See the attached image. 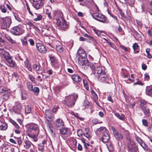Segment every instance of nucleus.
<instances>
[{"instance_id":"a18cd8bd","label":"nucleus","mask_w":152,"mask_h":152,"mask_svg":"<svg viewBox=\"0 0 152 152\" xmlns=\"http://www.w3.org/2000/svg\"><path fill=\"white\" fill-rule=\"evenodd\" d=\"M28 77H29V79L31 81V82L34 83H36V81L35 80V77L31 75H29Z\"/></svg>"},{"instance_id":"393cba45","label":"nucleus","mask_w":152,"mask_h":152,"mask_svg":"<svg viewBox=\"0 0 152 152\" xmlns=\"http://www.w3.org/2000/svg\"><path fill=\"white\" fill-rule=\"evenodd\" d=\"M91 133L89 130L87 129H85V133L84 134V135L88 139H90L91 137Z\"/></svg>"},{"instance_id":"680f3d73","label":"nucleus","mask_w":152,"mask_h":152,"mask_svg":"<svg viewBox=\"0 0 152 152\" xmlns=\"http://www.w3.org/2000/svg\"><path fill=\"white\" fill-rule=\"evenodd\" d=\"M17 142H18V145H20L22 144V142L21 139L20 138H17Z\"/></svg>"},{"instance_id":"473e14b6","label":"nucleus","mask_w":152,"mask_h":152,"mask_svg":"<svg viewBox=\"0 0 152 152\" xmlns=\"http://www.w3.org/2000/svg\"><path fill=\"white\" fill-rule=\"evenodd\" d=\"M5 37L11 43H15V40L13 39L10 37L8 35L5 34L4 35Z\"/></svg>"},{"instance_id":"0e129e2a","label":"nucleus","mask_w":152,"mask_h":152,"mask_svg":"<svg viewBox=\"0 0 152 152\" xmlns=\"http://www.w3.org/2000/svg\"><path fill=\"white\" fill-rule=\"evenodd\" d=\"M142 122L143 124L145 126H147L148 125V123L146 121V120L145 119H142Z\"/></svg>"},{"instance_id":"c756f323","label":"nucleus","mask_w":152,"mask_h":152,"mask_svg":"<svg viewBox=\"0 0 152 152\" xmlns=\"http://www.w3.org/2000/svg\"><path fill=\"white\" fill-rule=\"evenodd\" d=\"M84 3L87 6H89L94 4V2L93 0H86Z\"/></svg>"},{"instance_id":"a19ab883","label":"nucleus","mask_w":152,"mask_h":152,"mask_svg":"<svg viewBox=\"0 0 152 152\" xmlns=\"http://www.w3.org/2000/svg\"><path fill=\"white\" fill-rule=\"evenodd\" d=\"M9 97V94L7 93H5L3 95V101H5L7 100Z\"/></svg>"},{"instance_id":"a211bd4d","label":"nucleus","mask_w":152,"mask_h":152,"mask_svg":"<svg viewBox=\"0 0 152 152\" xmlns=\"http://www.w3.org/2000/svg\"><path fill=\"white\" fill-rule=\"evenodd\" d=\"M109 138V135L107 133H104V135L101 138V140L103 142H106L108 141Z\"/></svg>"},{"instance_id":"412c9836","label":"nucleus","mask_w":152,"mask_h":152,"mask_svg":"<svg viewBox=\"0 0 152 152\" xmlns=\"http://www.w3.org/2000/svg\"><path fill=\"white\" fill-rule=\"evenodd\" d=\"M56 126L57 128H62L64 126V123L62 120L59 118L57 119L56 120Z\"/></svg>"},{"instance_id":"052dcab7","label":"nucleus","mask_w":152,"mask_h":152,"mask_svg":"<svg viewBox=\"0 0 152 152\" xmlns=\"http://www.w3.org/2000/svg\"><path fill=\"white\" fill-rule=\"evenodd\" d=\"M26 6H27V10H28V12H29V13L31 15H33V14L32 13V12H31L30 10V7H29V6L28 5V4H26Z\"/></svg>"},{"instance_id":"f704fd0d","label":"nucleus","mask_w":152,"mask_h":152,"mask_svg":"<svg viewBox=\"0 0 152 152\" xmlns=\"http://www.w3.org/2000/svg\"><path fill=\"white\" fill-rule=\"evenodd\" d=\"M26 86L27 88L30 91H31L33 89V86L32 83L30 82H28L27 83Z\"/></svg>"},{"instance_id":"20e7f679","label":"nucleus","mask_w":152,"mask_h":152,"mask_svg":"<svg viewBox=\"0 0 152 152\" xmlns=\"http://www.w3.org/2000/svg\"><path fill=\"white\" fill-rule=\"evenodd\" d=\"M1 28L2 29H5L9 27L12 23L11 19L10 18L6 17L1 18Z\"/></svg>"},{"instance_id":"39448f33","label":"nucleus","mask_w":152,"mask_h":152,"mask_svg":"<svg viewBox=\"0 0 152 152\" xmlns=\"http://www.w3.org/2000/svg\"><path fill=\"white\" fill-rule=\"evenodd\" d=\"M78 62L82 66V68L84 69H87L89 66V62L88 61L86 57H79Z\"/></svg>"},{"instance_id":"0eeeda50","label":"nucleus","mask_w":152,"mask_h":152,"mask_svg":"<svg viewBox=\"0 0 152 152\" xmlns=\"http://www.w3.org/2000/svg\"><path fill=\"white\" fill-rule=\"evenodd\" d=\"M28 132L32 133L39 134V130L38 125L34 124L30 125L28 129Z\"/></svg>"},{"instance_id":"7ed1b4c3","label":"nucleus","mask_w":152,"mask_h":152,"mask_svg":"<svg viewBox=\"0 0 152 152\" xmlns=\"http://www.w3.org/2000/svg\"><path fill=\"white\" fill-rule=\"evenodd\" d=\"M0 56L2 58H4L7 63L9 66L10 67H14L15 65V62L12 61L11 58L10 56L9 53L4 50L0 53Z\"/></svg>"},{"instance_id":"8fccbe9b","label":"nucleus","mask_w":152,"mask_h":152,"mask_svg":"<svg viewBox=\"0 0 152 152\" xmlns=\"http://www.w3.org/2000/svg\"><path fill=\"white\" fill-rule=\"evenodd\" d=\"M48 29L49 30L52 31L53 33L55 32V30L54 28L51 25H50L48 27Z\"/></svg>"},{"instance_id":"2f4dec72","label":"nucleus","mask_w":152,"mask_h":152,"mask_svg":"<svg viewBox=\"0 0 152 152\" xmlns=\"http://www.w3.org/2000/svg\"><path fill=\"white\" fill-rule=\"evenodd\" d=\"M50 59L51 63L52 65L54 66L57 63V61L54 56H50Z\"/></svg>"},{"instance_id":"774afa93","label":"nucleus","mask_w":152,"mask_h":152,"mask_svg":"<svg viewBox=\"0 0 152 152\" xmlns=\"http://www.w3.org/2000/svg\"><path fill=\"white\" fill-rule=\"evenodd\" d=\"M147 33L149 36H152V31H151L150 30H149L147 31Z\"/></svg>"},{"instance_id":"b1692460","label":"nucleus","mask_w":152,"mask_h":152,"mask_svg":"<svg viewBox=\"0 0 152 152\" xmlns=\"http://www.w3.org/2000/svg\"><path fill=\"white\" fill-rule=\"evenodd\" d=\"M146 94L151 96L152 97V88L149 86H147L146 89Z\"/></svg>"},{"instance_id":"3c124183","label":"nucleus","mask_w":152,"mask_h":152,"mask_svg":"<svg viewBox=\"0 0 152 152\" xmlns=\"http://www.w3.org/2000/svg\"><path fill=\"white\" fill-rule=\"evenodd\" d=\"M139 47V46L136 43H134L132 46V48L134 50H135L138 48Z\"/></svg>"},{"instance_id":"a878e982","label":"nucleus","mask_w":152,"mask_h":152,"mask_svg":"<svg viewBox=\"0 0 152 152\" xmlns=\"http://www.w3.org/2000/svg\"><path fill=\"white\" fill-rule=\"evenodd\" d=\"M114 136L118 140H122L123 137V135L119 132L115 134L114 135Z\"/></svg>"},{"instance_id":"338daca9","label":"nucleus","mask_w":152,"mask_h":152,"mask_svg":"<svg viewBox=\"0 0 152 152\" xmlns=\"http://www.w3.org/2000/svg\"><path fill=\"white\" fill-rule=\"evenodd\" d=\"M83 105L85 107H87L89 105V103L87 101H85L83 103Z\"/></svg>"},{"instance_id":"f3484780","label":"nucleus","mask_w":152,"mask_h":152,"mask_svg":"<svg viewBox=\"0 0 152 152\" xmlns=\"http://www.w3.org/2000/svg\"><path fill=\"white\" fill-rule=\"evenodd\" d=\"M72 80L78 83L81 81L82 79L81 77L77 74H74L71 76Z\"/></svg>"},{"instance_id":"bb28decb","label":"nucleus","mask_w":152,"mask_h":152,"mask_svg":"<svg viewBox=\"0 0 152 152\" xmlns=\"http://www.w3.org/2000/svg\"><path fill=\"white\" fill-rule=\"evenodd\" d=\"M25 66L29 71H31L32 69L31 67L30 64L28 60H26L24 62Z\"/></svg>"},{"instance_id":"603ef678","label":"nucleus","mask_w":152,"mask_h":152,"mask_svg":"<svg viewBox=\"0 0 152 152\" xmlns=\"http://www.w3.org/2000/svg\"><path fill=\"white\" fill-rule=\"evenodd\" d=\"M89 66L90 68L92 70H94L95 66L93 64H92L91 63H89V66Z\"/></svg>"},{"instance_id":"58836bf2","label":"nucleus","mask_w":152,"mask_h":152,"mask_svg":"<svg viewBox=\"0 0 152 152\" xmlns=\"http://www.w3.org/2000/svg\"><path fill=\"white\" fill-rule=\"evenodd\" d=\"M103 39L105 40L113 48H115L116 47L113 44L110 42L108 41V40L105 38H103Z\"/></svg>"},{"instance_id":"9b49d317","label":"nucleus","mask_w":152,"mask_h":152,"mask_svg":"<svg viewBox=\"0 0 152 152\" xmlns=\"http://www.w3.org/2000/svg\"><path fill=\"white\" fill-rule=\"evenodd\" d=\"M146 103L145 101L142 102L140 103L141 106L144 114L148 116L150 115V111L148 108L145 106Z\"/></svg>"},{"instance_id":"de8ad7c7","label":"nucleus","mask_w":152,"mask_h":152,"mask_svg":"<svg viewBox=\"0 0 152 152\" xmlns=\"http://www.w3.org/2000/svg\"><path fill=\"white\" fill-rule=\"evenodd\" d=\"M84 134L81 129L78 130L77 132V135L79 137H82L83 135H84Z\"/></svg>"},{"instance_id":"2eb2a0df","label":"nucleus","mask_w":152,"mask_h":152,"mask_svg":"<svg viewBox=\"0 0 152 152\" xmlns=\"http://www.w3.org/2000/svg\"><path fill=\"white\" fill-rule=\"evenodd\" d=\"M105 68L103 67H98L96 69V71L98 75L106 73Z\"/></svg>"},{"instance_id":"09e8293b","label":"nucleus","mask_w":152,"mask_h":152,"mask_svg":"<svg viewBox=\"0 0 152 152\" xmlns=\"http://www.w3.org/2000/svg\"><path fill=\"white\" fill-rule=\"evenodd\" d=\"M141 146L145 151H148V148L144 142V143L142 144Z\"/></svg>"},{"instance_id":"4d7b16f0","label":"nucleus","mask_w":152,"mask_h":152,"mask_svg":"<svg viewBox=\"0 0 152 152\" xmlns=\"http://www.w3.org/2000/svg\"><path fill=\"white\" fill-rule=\"evenodd\" d=\"M92 122L93 124H99L100 123L98 122V121L97 119L96 118H94L93 119L92 121Z\"/></svg>"},{"instance_id":"4468645a","label":"nucleus","mask_w":152,"mask_h":152,"mask_svg":"<svg viewBox=\"0 0 152 152\" xmlns=\"http://www.w3.org/2000/svg\"><path fill=\"white\" fill-rule=\"evenodd\" d=\"M47 141L46 140H43L42 142L38 144V149L39 151L44 152L45 150V147L47 146Z\"/></svg>"},{"instance_id":"5fc2aeb1","label":"nucleus","mask_w":152,"mask_h":152,"mask_svg":"<svg viewBox=\"0 0 152 152\" xmlns=\"http://www.w3.org/2000/svg\"><path fill=\"white\" fill-rule=\"evenodd\" d=\"M111 129L112 130L113 132L114 135L115 134H116L118 132L115 129L114 127L112 126L111 127Z\"/></svg>"},{"instance_id":"4be33fe9","label":"nucleus","mask_w":152,"mask_h":152,"mask_svg":"<svg viewBox=\"0 0 152 152\" xmlns=\"http://www.w3.org/2000/svg\"><path fill=\"white\" fill-rule=\"evenodd\" d=\"M38 134H39L29 133L28 134V136L30 138L33 139L34 141L37 142V139L36 138L37 137Z\"/></svg>"},{"instance_id":"f8f14e48","label":"nucleus","mask_w":152,"mask_h":152,"mask_svg":"<svg viewBox=\"0 0 152 152\" xmlns=\"http://www.w3.org/2000/svg\"><path fill=\"white\" fill-rule=\"evenodd\" d=\"M127 148L129 152H139L138 151V147L131 143L128 144Z\"/></svg>"},{"instance_id":"37998d69","label":"nucleus","mask_w":152,"mask_h":152,"mask_svg":"<svg viewBox=\"0 0 152 152\" xmlns=\"http://www.w3.org/2000/svg\"><path fill=\"white\" fill-rule=\"evenodd\" d=\"M0 9L2 12L3 13H6V8L3 5L1 6L0 7Z\"/></svg>"},{"instance_id":"ea45409f","label":"nucleus","mask_w":152,"mask_h":152,"mask_svg":"<svg viewBox=\"0 0 152 152\" xmlns=\"http://www.w3.org/2000/svg\"><path fill=\"white\" fill-rule=\"evenodd\" d=\"M136 140L141 145L142 144L144 143L143 141L139 137H136Z\"/></svg>"},{"instance_id":"c9c22d12","label":"nucleus","mask_w":152,"mask_h":152,"mask_svg":"<svg viewBox=\"0 0 152 152\" xmlns=\"http://www.w3.org/2000/svg\"><path fill=\"white\" fill-rule=\"evenodd\" d=\"M28 37L27 36H25L21 39V42L23 45H26L27 44V38Z\"/></svg>"},{"instance_id":"f03ea898","label":"nucleus","mask_w":152,"mask_h":152,"mask_svg":"<svg viewBox=\"0 0 152 152\" xmlns=\"http://www.w3.org/2000/svg\"><path fill=\"white\" fill-rule=\"evenodd\" d=\"M77 97L78 95L76 94L66 96L64 101L68 107H71L74 105Z\"/></svg>"},{"instance_id":"c03bdc74","label":"nucleus","mask_w":152,"mask_h":152,"mask_svg":"<svg viewBox=\"0 0 152 152\" xmlns=\"http://www.w3.org/2000/svg\"><path fill=\"white\" fill-rule=\"evenodd\" d=\"M33 69L34 71H37L39 70L40 67L38 65L35 64L33 65Z\"/></svg>"},{"instance_id":"aec40b11","label":"nucleus","mask_w":152,"mask_h":152,"mask_svg":"<svg viewBox=\"0 0 152 152\" xmlns=\"http://www.w3.org/2000/svg\"><path fill=\"white\" fill-rule=\"evenodd\" d=\"M60 133L61 135H65L68 133L70 131V130L68 128H63L60 129Z\"/></svg>"},{"instance_id":"69168bd1","label":"nucleus","mask_w":152,"mask_h":152,"mask_svg":"<svg viewBox=\"0 0 152 152\" xmlns=\"http://www.w3.org/2000/svg\"><path fill=\"white\" fill-rule=\"evenodd\" d=\"M120 47L123 50H124L126 52H127L128 51V49L126 48L123 45H121L120 46Z\"/></svg>"},{"instance_id":"6e6d98bb","label":"nucleus","mask_w":152,"mask_h":152,"mask_svg":"<svg viewBox=\"0 0 152 152\" xmlns=\"http://www.w3.org/2000/svg\"><path fill=\"white\" fill-rule=\"evenodd\" d=\"M45 122L47 124L48 127L49 128H50V127L52 126V124H51L50 121L49 120H47Z\"/></svg>"},{"instance_id":"6e6552de","label":"nucleus","mask_w":152,"mask_h":152,"mask_svg":"<svg viewBox=\"0 0 152 152\" xmlns=\"http://www.w3.org/2000/svg\"><path fill=\"white\" fill-rule=\"evenodd\" d=\"M10 32L12 34L16 35H20L24 33V31L18 26H15L12 28Z\"/></svg>"},{"instance_id":"5701e85b","label":"nucleus","mask_w":152,"mask_h":152,"mask_svg":"<svg viewBox=\"0 0 152 152\" xmlns=\"http://www.w3.org/2000/svg\"><path fill=\"white\" fill-rule=\"evenodd\" d=\"M77 53L80 56V57H87V55L85 51L83 49H79Z\"/></svg>"},{"instance_id":"423d86ee","label":"nucleus","mask_w":152,"mask_h":152,"mask_svg":"<svg viewBox=\"0 0 152 152\" xmlns=\"http://www.w3.org/2000/svg\"><path fill=\"white\" fill-rule=\"evenodd\" d=\"M92 17L95 20L102 22H104L106 18L102 14L94 13L91 15Z\"/></svg>"},{"instance_id":"e2e57ef3","label":"nucleus","mask_w":152,"mask_h":152,"mask_svg":"<svg viewBox=\"0 0 152 152\" xmlns=\"http://www.w3.org/2000/svg\"><path fill=\"white\" fill-rule=\"evenodd\" d=\"M14 15L15 17V19L16 20H18V21L19 22L20 21V19L19 18V17L18 16H17V15L16 14H14Z\"/></svg>"},{"instance_id":"bf43d9fd","label":"nucleus","mask_w":152,"mask_h":152,"mask_svg":"<svg viewBox=\"0 0 152 152\" xmlns=\"http://www.w3.org/2000/svg\"><path fill=\"white\" fill-rule=\"evenodd\" d=\"M28 41L29 42L30 44L32 45H34V40L32 39H28Z\"/></svg>"},{"instance_id":"72a5a7b5","label":"nucleus","mask_w":152,"mask_h":152,"mask_svg":"<svg viewBox=\"0 0 152 152\" xmlns=\"http://www.w3.org/2000/svg\"><path fill=\"white\" fill-rule=\"evenodd\" d=\"M96 131L102 133L103 132H104V133L107 132V130L104 127H101L97 129Z\"/></svg>"},{"instance_id":"dca6fc26","label":"nucleus","mask_w":152,"mask_h":152,"mask_svg":"<svg viewBox=\"0 0 152 152\" xmlns=\"http://www.w3.org/2000/svg\"><path fill=\"white\" fill-rule=\"evenodd\" d=\"M97 77L100 81L102 82L106 80L107 77V76L106 73H105L98 75L97 76Z\"/></svg>"},{"instance_id":"ddd939ff","label":"nucleus","mask_w":152,"mask_h":152,"mask_svg":"<svg viewBox=\"0 0 152 152\" xmlns=\"http://www.w3.org/2000/svg\"><path fill=\"white\" fill-rule=\"evenodd\" d=\"M36 48L38 50L40 53H45L46 51V49L45 46L40 43L36 44Z\"/></svg>"},{"instance_id":"cd10ccee","label":"nucleus","mask_w":152,"mask_h":152,"mask_svg":"<svg viewBox=\"0 0 152 152\" xmlns=\"http://www.w3.org/2000/svg\"><path fill=\"white\" fill-rule=\"evenodd\" d=\"M25 112L27 114L30 113L31 111V107L28 104L25 105Z\"/></svg>"},{"instance_id":"13d9d810","label":"nucleus","mask_w":152,"mask_h":152,"mask_svg":"<svg viewBox=\"0 0 152 152\" xmlns=\"http://www.w3.org/2000/svg\"><path fill=\"white\" fill-rule=\"evenodd\" d=\"M119 11H120V15H121V17H122L123 18H124L125 19H126V17L125 16L124 13L121 10H120Z\"/></svg>"},{"instance_id":"c85d7f7f","label":"nucleus","mask_w":152,"mask_h":152,"mask_svg":"<svg viewBox=\"0 0 152 152\" xmlns=\"http://www.w3.org/2000/svg\"><path fill=\"white\" fill-rule=\"evenodd\" d=\"M45 114L46 115V118H48L50 119H52V115L51 113V111L50 110H46L45 111Z\"/></svg>"},{"instance_id":"6ab92c4d","label":"nucleus","mask_w":152,"mask_h":152,"mask_svg":"<svg viewBox=\"0 0 152 152\" xmlns=\"http://www.w3.org/2000/svg\"><path fill=\"white\" fill-rule=\"evenodd\" d=\"M7 125L6 123L2 121H0V130H5L7 128Z\"/></svg>"},{"instance_id":"7c9ffc66","label":"nucleus","mask_w":152,"mask_h":152,"mask_svg":"<svg viewBox=\"0 0 152 152\" xmlns=\"http://www.w3.org/2000/svg\"><path fill=\"white\" fill-rule=\"evenodd\" d=\"M115 115L119 119L122 120H124V115L123 114L120 115L119 113H114Z\"/></svg>"},{"instance_id":"49530a36","label":"nucleus","mask_w":152,"mask_h":152,"mask_svg":"<svg viewBox=\"0 0 152 152\" xmlns=\"http://www.w3.org/2000/svg\"><path fill=\"white\" fill-rule=\"evenodd\" d=\"M42 16L41 14H38L37 15V18H35L34 20L35 21H39L42 19Z\"/></svg>"},{"instance_id":"f257e3e1","label":"nucleus","mask_w":152,"mask_h":152,"mask_svg":"<svg viewBox=\"0 0 152 152\" xmlns=\"http://www.w3.org/2000/svg\"><path fill=\"white\" fill-rule=\"evenodd\" d=\"M55 12L56 13L55 15H56L57 14H58L60 15L61 17V20L59 18H57L56 19V23L57 26L63 30H65L66 29H67L68 28V25L66 23L65 20L62 17L63 14L62 12L56 11H55Z\"/></svg>"},{"instance_id":"9d476101","label":"nucleus","mask_w":152,"mask_h":152,"mask_svg":"<svg viewBox=\"0 0 152 152\" xmlns=\"http://www.w3.org/2000/svg\"><path fill=\"white\" fill-rule=\"evenodd\" d=\"M13 110L15 113L19 114L20 113L22 110V106L20 103L19 102H16L13 107Z\"/></svg>"},{"instance_id":"4c0bfd02","label":"nucleus","mask_w":152,"mask_h":152,"mask_svg":"<svg viewBox=\"0 0 152 152\" xmlns=\"http://www.w3.org/2000/svg\"><path fill=\"white\" fill-rule=\"evenodd\" d=\"M31 142L28 140L26 141L25 142V145L24 146L26 147V149H29L31 147Z\"/></svg>"},{"instance_id":"1a4fd4ad","label":"nucleus","mask_w":152,"mask_h":152,"mask_svg":"<svg viewBox=\"0 0 152 152\" xmlns=\"http://www.w3.org/2000/svg\"><path fill=\"white\" fill-rule=\"evenodd\" d=\"M45 2V0H41L37 2L33 3L32 5L33 7L35 8L36 10H38L42 8Z\"/></svg>"},{"instance_id":"e433bc0d","label":"nucleus","mask_w":152,"mask_h":152,"mask_svg":"<svg viewBox=\"0 0 152 152\" xmlns=\"http://www.w3.org/2000/svg\"><path fill=\"white\" fill-rule=\"evenodd\" d=\"M5 92H6L8 93H9L10 92V90L9 89H7V90L6 88L4 87L0 88V93H3Z\"/></svg>"},{"instance_id":"79ce46f5","label":"nucleus","mask_w":152,"mask_h":152,"mask_svg":"<svg viewBox=\"0 0 152 152\" xmlns=\"http://www.w3.org/2000/svg\"><path fill=\"white\" fill-rule=\"evenodd\" d=\"M31 91H33L35 94L38 93L39 91V88L37 87H35L34 88H33V89Z\"/></svg>"},{"instance_id":"864d4df0","label":"nucleus","mask_w":152,"mask_h":152,"mask_svg":"<svg viewBox=\"0 0 152 152\" xmlns=\"http://www.w3.org/2000/svg\"><path fill=\"white\" fill-rule=\"evenodd\" d=\"M52 8L51 7H49L46 10V14H47L50 13H51L52 11Z\"/></svg>"}]
</instances>
